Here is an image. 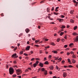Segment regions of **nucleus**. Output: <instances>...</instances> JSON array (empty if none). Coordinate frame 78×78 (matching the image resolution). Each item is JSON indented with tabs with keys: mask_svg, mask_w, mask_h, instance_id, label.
<instances>
[{
	"mask_svg": "<svg viewBox=\"0 0 78 78\" xmlns=\"http://www.w3.org/2000/svg\"><path fill=\"white\" fill-rule=\"evenodd\" d=\"M9 73L10 75H12L14 73V69L12 67H10L9 68Z\"/></svg>",
	"mask_w": 78,
	"mask_h": 78,
	"instance_id": "nucleus-1",
	"label": "nucleus"
},
{
	"mask_svg": "<svg viewBox=\"0 0 78 78\" xmlns=\"http://www.w3.org/2000/svg\"><path fill=\"white\" fill-rule=\"evenodd\" d=\"M67 76V73L65 72L63 74V77L64 78H66Z\"/></svg>",
	"mask_w": 78,
	"mask_h": 78,
	"instance_id": "nucleus-2",
	"label": "nucleus"
},
{
	"mask_svg": "<svg viewBox=\"0 0 78 78\" xmlns=\"http://www.w3.org/2000/svg\"><path fill=\"white\" fill-rule=\"evenodd\" d=\"M39 66L41 67H44V64L41 62H40L39 64Z\"/></svg>",
	"mask_w": 78,
	"mask_h": 78,
	"instance_id": "nucleus-3",
	"label": "nucleus"
},
{
	"mask_svg": "<svg viewBox=\"0 0 78 78\" xmlns=\"http://www.w3.org/2000/svg\"><path fill=\"white\" fill-rule=\"evenodd\" d=\"M71 60L73 63H75L76 62V60L74 59H72Z\"/></svg>",
	"mask_w": 78,
	"mask_h": 78,
	"instance_id": "nucleus-4",
	"label": "nucleus"
},
{
	"mask_svg": "<svg viewBox=\"0 0 78 78\" xmlns=\"http://www.w3.org/2000/svg\"><path fill=\"white\" fill-rule=\"evenodd\" d=\"M57 20H59V22H60L63 21V19H60L59 18H58L57 19Z\"/></svg>",
	"mask_w": 78,
	"mask_h": 78,
	"instance_id": "nucleus-5",
	"label": "nucleus"
},
{
	"mask_svg": "<svg viewBox=\"0 0 78 78\" xmlns=\"http://www.w3.org/2000/svg\"><path fill=\"white\" fill-rule=\"evenodd\" d=\"M30 46H28L26 48V50H30Z\"/></svg>",
	"mask_w": 78,
	"mask_h": 78,
	"instance_id": "nucleus-6",
	"label": "nucleus"
},
{
	"mask_svg": "<svg viewBox=\"0 0 78 78\" xmlns=\"http://www.w3.org/2000/svg\"><path fill=\"white\" fill-rule=\"evenodd\" d=\"M68 62L69 63V64H72V63H71V61H70V59L69 58H68L67 59Z\"/></svg>",
	"mask_w": 78,
	"mask_h": 78,
	"instance_id": "nucleus-7",
	"label": "nucleus"
},
{
	"mask_svg": "<svg viewBox=\"0 0 78 78\" xmlns=\"http://www.w3.org/2000/svg\"><path fill=\"white\" fill-rule=\"evenodd\" d=\"M49 69L51 70H53V69L54 67H53V66H50V67H49Z\"/></svg>",
	"mask_w": 78,
	"mask_h": 78,
	"instance_id": "nucleus-8",
	"label": "nucleus"
},
{
	"mask_svg": "<svg viewBox=\"0 0 78 78\" xmlns=\"http://www.w3.org/2000/svg\"><path fill=\"white\" fill-rule=\"evenodd\" d=\"M15 70L17 72H20L21 71V70L20 69H19L17 70L16 69H15Z\"/></svg>",
	"mask_w": 78,
	"mask_h": 78,
	"instance_id": "nucleus-9",
	"label": "nucleus"
},
{
	"mask_svg": "<svg viewBox=\"0 0 78 78\" xmlns=\"http://www.w3.org/2000/svg\"><path fill=\"white\" fill-rule=\"evenodd\" d=\"M26 32L27 33H28L29 31H30V30L28 28H27L25 30Z\"/></svg>",
	"mask_w": 78,
	"mask_h": 78,
	"instance_id": "nucleus-10",
	"label": "nucleus"
},
{
	"mask_svg": "<svg viewBox=\"0 0 78 78\" xmlns=\"http://www.w3.org/2000/svg\"><path fill=\"white\" fill-rule=\"evenodd\" d=\"M16 55H17V54L16 53H15L13 54V55H12V58H14V56H16Z\"/></svg>",
	"mask_w": 78,
	"mask_h": 78,
	"instance_id": "nucleus-11",
	"label": "nucleus"
},
{
	"mask_svg": "<svg viewBox=\"0 0 78 78\" xmlns=\"http://www.w3.org/2000/svg\"><path fill=\"white\" fill-rule=\"evenodd\" d=\"M73 12H74V10H72L70 11V14H73Z\"/></svg>",
	"mask_w": 78,
	"mask_h": 78,
	"instance_id": "nucleus-12",
	"label": "nucleus"
},
{
	"mask_svg": "<svg viewBox=\"0 0 78 78\" xmlns=\"http://www.w3.org/2000/svg\"><path fill=\"white\" fill-rule=\"evenodd\" d=\"M73 36H77V35H78V34L74 32L73 33Z\"/></svg>",
	"mask_w": 78,
	"mask_h": 78,
	"instance_id": "nucleus-13",
	"label": "nucleus"
},
{
	"mask_svg": "<svg viewBox=\"0 0 78 78\" xmlns=\"http://www.w3.org/2000/svg\"><path fill=\"white\" fill-rule=\"evenodd\" d=\"M45 64H46V65H48L49 64V63L48 61H46L45 62Z\"/></svg>",
	"mask_w": 78,
	"mask_h": 78,
	"instance_id": "nucleus-14",
	"label": "nucleus"
},
{
	"mask_svg": "<svg viewBox=\"0 0 78 78\" xmlns=\"http://www.w3.org/2000/svg\"><path fill=\"white\" fill-rule=\"evenodd\" d=\"M52 52L53 53H56V54H57V51H52Z\"/></svg>",
	"mask_w": 78,
	"mask_h": 78,
	"instance_id": "nucleus-15",
	"label": "nucleus"
},
{
	"mask_svg": "<svg viewBox=\"0 0 78 78\" xmlns=\"http://www.w3.org/2000/svg\"><path fill=\"white\" fill-rule=\"evenodd\" d=\"M44 72V74L45 75H47V70H45Z\"/></svg>",
	"mask_w": 78,
	"mask_h": 78,
	"instance_id": "nucleus-16",
	"label": "nucleus"
},
{
	"mask_svg": "<svg viewBox=\"0 0 78 78\" xmlns=\"http://www.w3.org/2000/svg\"><path fill=\"white\" fill-rule=\"evenodd\" d=\"M41 70L42 71V72H44L45 70V69L44 68H43L41 69Z\"/></svg>",
	"mask_w": 78,
	"mask_h": 78,
	"instance_id": "nucleus-17",
	"label": "nucleus"
},
{
	"mask_svg": "<svg viewBox=\"0 0 78 78\" xmlns=\"http://www.w3.org/2000/svg\"><path fill=\"white\" fill-rule=\"evenodd\" d=\"M72 58H76V56L75 55H73L72 56Z\"/></svg>",
	"mask_w": 78,
	"mask_h": 78,
	"instance_id": "nucleus-18",
	"label": "nucleus"
},
{
	"mask_svg": "<svg viewBox=\"0 0 78 78\" xmlns=\"http://www.w3.org/2000/svg\"><path fill=\"white\" fill-rule=\"evenodd\" d=\"M51 45H53V46L56 45V44H55V43L53 42L51 43Z\"/></svg>",
	"mask_w": 78,
	"mask_h": 78,
	"instance_id": "nucleus-19",
	"label": "nucleus"
},
{
	"mask_svg": "<svg viewBox=\"0 0 78 78\" xmlns=\"http://www.w3.org/2000/svg\"><path fill=\"white\" fill-rule=\"evenodd\" d=\"M17 76V75L16 74H13L12 75L13 78H16Z\"/></svg>",
	"mask_w": 78,
	"mask_h": 78,
	"instance_id": "nucleus-20",
	"label": "nucleus"
},
{
	"mask_svg": "<svg viewBox=\"0 0 78 78\" xmlns=\"http://www.w3.org/2000/svg\"><path fill=\"white\" fill-rule=\"evenodd\" d=\"M37 66V65L36 64H35V63L34 64H33L34 67L35 68V67H36Z\"/></svg>",
	"mask_w": 78,
	"mask_h": 78,
	"instance_id": "nucleus-21",
	"label": "nucleus"
},
{
	"mask_svg": "<svg viewBox=\"0 0 78 78\" xmlns=\"http://www.w3.org/2000/svg\"><path fill=\"white\" fill-rule=\"evenodd\" d=\"M78 27L77 26H75L74 27V30H76V28Z\"/></svg>",
	"mask_w": 78,
	"mask_h": 78,
	"instance_id": "nucleus-22",
	"label": "nucleus"
},
{
	"mask_svg": "<svg viewBox=\"0 0 78 78\" xmlns=\"http://www.w3.org/2000/svg\"><path fill=\"white\" fill-rule=\"evenodd\" d=\"M70 22H72V23H74V20L71 19L70 20Z\"/></svg>",
	"mask_w": 78,
	"mask_h": 78,
	"instance_id": "nucleus-23",
	"label": "nucleus"
},
{
	"mask_svg": "<svg viewBox=\"0 0 78 78\" xmlns=\"http://www.w3.org/2000/svg\"><path fill=\"white\" fill-rule=\"evenodd\" d=\"M39 62L38 61H36L35 64H36L37 65L38 64H39Z\"/></svg>",
	"mask_w": 78,
	"mask_h": 78,
	"instance_id": "nucleus-24",
	"label": "nucleus"
},
{
	"mask_svg": "<svg viewBox=\"0 0 78 78\" xmlns=\"http://www.w3.org/2000/svg\"><path fill=\"white\" fill-rule=\"evenodd\" d=\"M54 14L55 15H58V14H59V13H56V12H54Z\"/></svg>",
	"mask_w": 78,
	"mask_h": 78,
	"instance_id": "nucleus-25",
	"label": "nucleus"
},
{
	"mask_svg": "<svg viewBox=\"0 0 78 78\" xmlns=\"http://www.w3.org/2000/svg\"><path fill=\"white\" fill-rule=\"evenodd\" d=\"M50 11V9H49L48 8H47V12H49Z\"/></svg>",
	"mask_w": 78,
	"mask_h": 78,
	"instance_id": "nucleus-26",
	"label": "nucleus"
},
{
	"mask_svg": "<svg viewBox=\"0 0 78 78\" xmlns=\"http://www.w3.org/2000/svg\"><path fill=\"white\" fill-rule=\"evenodd\" d=\"M55 67V69H56V70H58V69H59V67H58V66H56Z\"/></svg>",
	"mask_w": 78,
	"mask_h": 78,
	"instance_id": "nucleus-27",
	"label": "nucleus"
},
{
	"mask_svg": "<svg viewBox=\"0 0 78 78\" xmlns=\"http://www.w3.org/2000/svg\"><path fill=\"white\" fill-rule=\"evenodd\" d=\"M39 41H40V40H36L35 41V43H37V42H39Z\"/></svg>",
	"mask_w": 78,
	"mask_h": 78,
	"instance_id": "nucleus-28",
	"label": "nucleus"
},
{
	"mask_svg": "<svg viewBox=\"0 0 78 78\" xmlns=\"http://www.w3.org/2000/svg\"><path fill=\"white\" fill-rule=\"evenodd\" d=\"M61 60H62V58H60L58 59V60L59 61H61Z\"/></svg>",
	"mask_w": 78,
	"mask_h": 78,
	"instance_id": "nucleus-29",
	"label": "nucleus"
},
{
	"mask_svg": "<svg viewBox=\"0 0 78 78\" xmlns=\"http://www.w3.org/2000/svg\"><path fill=\"white\" fill-rule=\"evenodd\" d=\"M23 53V51H20V55H22Z\"/></svg>",
	"mask_w": 78,
	"mask_h": 78,
	"instance_id": "nucleus-30",
	"label": "nucleus"
},
{
	"mask_svg": "<svg viewBox=\"0 0 78 78\" xmlns=\"http://www.w3.org/2000/svg\"><path fill=\"white\" fill-rule=\"evenodd\" d=\"M28 72V69H27L25 70V73H26V72Z\"/></svg>",
	"mask_w": 78,
	"mask_h": 78,
	"instance_id": "nucleus-31",
	"label": "nucleus"
},
{
	"mask_svg": "<svg viewBox=\"0 0 78 78\" xmlns=\"http://www.w3.org/2000/svg\"><path fill=\"white\" fill-rule=\"evenodd\" d=\"M13 67H14V68H18L17 66L16 65H15L13 66Z\"/></svg>",
	"mask_w": 78,
	"mask_h": 78,
	"instance_id": "nucleus-32",
	"label": "nucleus"
},
{
	"mask_svg": "<svg viewBox=\"0 0 78 78\" xmlns=\"http://www.w3.org/2000/svg\"><path fill=\"white\" fill-rule=\"evenodd\" d=\"M64 34V32H61L60 34V36H62V34Z\"/></svg>",
	"mask_w": 78,
	"mask_h": 78,
	"instance_id": "nucleus-33",
	"label": "nucleus"
},
{
	"mask_svg": "<svg viewBox=\"0 0 78 78\" xmlns=\"http://www.w3.org/2000/svg\"><path fill=\"white\" fill-rule=\"evenodd\" d=\"M73 45V43H71L69 44V46H71V45Z\"/></svg>",
	"mask_w": 78,
	"mask_h": 78,
	"instance_id": "nucleus-34",
	"label": "nucleus"
},
{
	"mask_svg": "<svg viewBox=\"0 0 78 78\" xmlns=\"http://www.w3.org/2000/svg\"><path fill=\"white\" fill-rule=\"evenodd\" d=\"M22 35H23V33H21L20 34H19V37H20V36H22Z\"/></svg>",
	"mask_w": 78,
	"mask_h": 78,
	"instance_id": "nucleus-35",
	"label": "nucleus"
},
{
	"mask_svg": "<svg viewBox=\"0 0 78 78\" xmlns=\"http://www.w3.org/2000/svg\"><path fill=\"white\" fill-rule=\"evenodd\" d=\"M54 58H55V60H57V59H58V58L56 57H54Z\"/></svg>",
	"mask_w": 78,
	"mask_h": 78,
	"instance_id": "nucleus-36",
	"label": "nucleus"
},
{
	"mask_svg": "<svg viewBox=\"0 0 78 78\" xmlns=\"http://www.w3.org/2000/svg\"><path fill=\"white\" fill-rule=\"evenodd\" d=\"M45 48H46V49L47 48H50V46H48L46 47H45Z\"/></svg>",
	"mask_w": 78,
	"mask_h": 78,
	"instance_id": "nucleus-37",
	"label": "nucleus"
},
{
	"mask_svg": "<svg viewBox=\"0 0 78 78\" xmlns=\"http://www.w3.org/2000/svg\"><path fill=\"white\" fill-rule=\"evenodd\" d=\"M66 27L65 26H62V27H61V28H65Z\"/></svg>",
	"mask_w": 78,
	"mask_h": 78,
	"instance_id": "nucleus-38",
	"label": "nucleus"
},
{
	"mask_svg": "<svg viewBox=\"0 0 78 78\" xmlns=\"http://www.w3.org/2000/svg\"><path fill=\"white\" fill-rule=\"evenodd\" d=\"M23 55L26 56H28V54H26V53H24Z\"/></svg>",
	"mask_w": 78,
	"mask_h": 78,
	"instance_id": "nucleus-39",
	"label": "nucleus"
},
{
	"mask_svg": "<svg viewBox=\"0 0 78 78\" xmlns=\"http://www.w3.org/2000/svg\"><path fill=\"white\" fill-rule=\"evenodd\" d=\"M73 3H76V1L75 0H73Z\"/></svg>",
	"mask_w": 78,
	"mask_h": 78,
	"instance_id": "nucleus-40",
	"label": "nucleus"
},
{
	"mask_svg": "<svg viewBox=\"0 0 78 78\" xmlns=\"http://www.w3.org/2000/svg\"><path fill=\"white\" fill-rule=\"evenodd\" d=\"M74 41H75V42H78V39H75L74 40Z\"/></svg>",
	"mask_w": 78,
	"mask_h": 78,
	"instance_id": "nucleus-41",
	"label": "nucleus"
},
{
	"mask_svg": "<svg viewBox=\"0 0 78 78\" xmlns=\"http://www.w3.org/2000/svg\"><path fill=\"white\" fill-rule=\"evenodd\" d=\"M31 61H34V58H32V59H31Z\"/></svg>",
	"mask_w": 78,
	"mask_h": 78,
	"instance_id": "nucleus-42",
	"label": "nucleus"
},
{
	"mask_svg": "<svg viewBox=\"0 0 78 78\" xmlns=\"http://www.w3.org/2000/svg\"><path fill=\"white\" fill-rule=\"evenodd\" d=\"M36 59L37 61H39V60H40V59L38 58H36Z\"/></svg>",
	"mask_w": 78,
	"mask_h": 78,
	"instance_id": "nucleus-43",
	"label": "nucleus"
},
{
	"mask_svg": "<svg viewBox=\"0 0 78 78\" xmlns=\"http://www.w3.org/2000/svg\"><path fill=\"white\" fill-rule=\"evenodd\" d=\"M69 49H70V48H66L65 49V50H69Z\"/></svg>",
	"mask_w": 78,
	"mask_h": 78,
	"instance_id": "nucleus-44",
	"label": "nucleus"
},
{
	"mask_svg": "<svg viewBox=\"0 0 78 78\" xmlns=\"http://www.w3.org/2000/svg\"><path fill=\"white\" fill-rule=\"evenodd\" d=\"M64 48H67V45H65L64 46Z\"/></svg>",
	"mask_w": 78,
	"mask_h": 78,
	"instance_id": "nucleus-45",
	"label": "nucleus"
},
{
	"mask_svg": "<svg viewBox=\"0 0 78 78\" xmlns=\"http://www.w3.org/2000/svg\"><path fill=\"white\" fill-rule=\"evenodd\" d=\"M65 16L63 15H61V17H62V18H64V17H65Z\"/></svg>",
	"mask_w": 78,
	"mask_h": 78,
	"instance_id": "nucleus-46",
	"label": "nucleus"
},
{
	"mask_svg": "<svg viewBox=\"0 0 78 78\" xmlns=\"http://www.w3.org/2000/svg\"><path fill=\"white\" fill-rule=\"evenodd\" d=\"M67 35H66L64 37V38L66 39H67Z\"/></svg>",
	"mask_w": 78,
	"mask_h": 78,
	"instance_id": "nucleus-47",
	"label": "nucleus"
},
{
	"mask_svg": "<svg viewBox=\"0 0 78 78\" xmlns=\"http://www.w3.org/2000/svg\"><path fill=\"white\" fill-rule=\"evenodd\" d=\"M17 47H16V48H15L14 49V50L15 51H16V50H17Z\"/></svg>",
	"mask_w": 78,
	"mask_h": 78,
	"instance_id": "nucleus-48",
	"label": "nucleus"
},
{
	"mask_svg": "<svg viewBox=\"0 0 78 78\" xmlns=\"http://www.w3.org/2000/svg\"><path fill=\"white\" fill-rule=\"evenodd\" d=\"M64 62H65V61L63 60L62 61V64H64Z\"/></svg>",
	"mask_w": 78,
	"mask_h": 78,
	"instance_id": "nucleus-49",
	"label": "nucleus"
},
{
	"mask_svg": "<svg viewBox=\"0 0 78 78\" xmlns=\"http://www.w3.org/2000/svg\"><path fill=\"white\" fill-rule=\"evenodd\" d=\"M69 67L72 68L73 67V66H72L71 65H69L68 66Z\"/></svg>",
	"mask_w": 78,
	"mask_h": 78,
	"instance_id": "nucleus-50",
	"label": "nucleus"
},
{
	"mask_svg": "<svg viewBox=\"0 0 78 78\" xmlns=\"http://www.w3.org/2000/svg\"><path fill=\"white\" fill-rule=\"evenodd\" d=\"M1 15L2 17H3V16H4V14H3V13H2V14H1Z\"/></svg>",
	"mask_w": 78,
	"mask_h": 78,
	"instance_id": "nucleus-51",
	"label": "nucleus"
},
{
	"mask_svg": "<svg viewBox=\"0 0 78 78\" xmlns=\"http://www.w3.org/2000/svg\"><path fill=\"white\" fill-rule=\"evenodd\" d=\"M44 61H47V58L46 57L44 58Z\"/></svg>",
	"mask_w": 78,
	"mask_h": 78,
	"instance_id": "nucleus-52",
	"label": "nucleus"
},
{
	"mask_svg": "<svg viewBox=\"0 0 78 78\" xmlns=\"http://www.w3.org/2000/svg\"><path fill=\"white\" fill-rule=\"evenodd\" d=\"M44 3V1H43L40 2V3Z\"/></svg>",
	"mask_w": 78,
	"mask_h": 78,
	"instance_id": "nucleus-53",
	"label": "nucleus"
},
{
	"mask_svg": "<svg viewBox=\"0 0 78 78\" xmlns=\"http://www.w3.org/2000/svg\"><path fill=\"white\" fill-rule=\"evenodd\" d=\"M30 53H31V54H33V53H34V52H33V51H30Z\"/></svg>",
	"mask_w": 78,
	"mask_h": 78,
	"instance_id": "nucleus-54",
	"label": "nucleus"
},
{
	"mask_svg": "<svg viewBox=\"0 0 78 78\" xmlns=\"http://www.w3.org/2000/svg\"><path fill=\"white\" fill-rule=\"evenodd\" d=\"M13 63L15 64H16V63H17V62L16 61H13Z\"/></svg>",
	"mask_w": 78,
	"mask_h": 78,
	"instance_id": "nucleus-55",
	"label": "nucleus"
},
{
	"mask_svg": "<svg viewBox=\"0 0 78 78\" xmlns=\"http://www.w3.org/2000/svg\"><path fill=\"white\" fill-rule=\"evenodd\" d=\"M49 73H50V75H52V73H52V72L50 71L49 72Z\"/></svg>",
	"mask_w": 78,
	"mask_h": 78,
	"instance_id": "nucleus-56",
	"label": "nucleus"
},
{
	"mask_svg": "<svg viewBox=\"0 0 78 78\" xmlns=\"http://www.w3.org/2000/svg\"><path fill=\"white\" fill-rule=\"evenodd\" d=\"M35 46L37 47H39V46L38 45H35Z\"/></svg>",
	"mask_w": 78,
	"mask_h": 78,
	"instance_id": "nucleus-57",
	"label": "nucleus"
},
{
	"mask_svg": "<svg viewBox=\"0 0 78 78\" xmlns=\"http://www.w3.org/2000/svg\"><path fill=\"white\" fill-rule=\"evenodd\" d=\"M71 54H73V55H74V53H73V52L72 51L70 52Z\"/></svg>",
	"mask_w": 78,
	"mask_h": 78,
	"instance_id": "nucleus-58",
	"label": "nucleus"
},
{
	"mask_svg": "<svg viewBox=\"0 0 78 78\" xmlns=\"http://www.w3.org/2000/svg\"><path fill=\"white\" fill-rule=\"evenodd\" d=\"M18 58V56L16 55L15 56V57H14V58Z\"/></svg>",
	"mask_w": 78,
	"mask_h": 78,
	"instance_id": "nucleus-59",
	"label": "nucleus"
},
{
	"mask_svg": "<svg viewBox=\"0 0 78 78\" xmlns=\"http://www.w3.org/2000/svg\"><path fill=\"white\" fill-rule=\"evenodd\" d=\"M70 53H69V52H67V55L68 56L69 55H70Z\"/></svg>",
	"mask_w": 78,
	"mask_h": 78,
	"instance_id": "nucleus-60",
	"label": "nucleus"
},
{
	"mask_svg": "<svg viewBox=\"0 0 78 78\" xmlns=\"http://www.w3.org/2000/svg\"><path fill=\"white\" fill-rule=\"evenodd\" d=\"M22 75L23 76H25L27 75V74H23Z\"/></svg>",
	"mask_w": 78,
	"mask_h": 78,
	"instance_id": "nucleus-61",
	"label": "nucleus"
},
{
	"mask_svg": "<svg viewBox=\"0 0 78 78\" xmlns=\"http://www.w3.org/2000/svg\"><path fill=\"white\" fill-rule=\"evenodd\" d=\"M18 77L17 78H21V76H17Z\"/></svg>",
	"mask_w": 78,
	"mask_h": 78,
	"instance_id": "nucleus-62",
	"label": "nucleus"
},
{
	"mask_svg": "<svg viewBox=\"0 0 78 78\" xmlns=\"http://www.w3.org/2000/svg\"><path fill=\"white\" fill-rule=\"evenodd\" d=\"M49 58H51V55H49Z\"/></svg>",
	"mask_w": 78,
	"mask_h": 78,
	"instance_id": "nucleus-63",
	"label": "nucleus"
},
{
	"mask_svg": "<svg viewBox=\"0 0 78 78\" xmlns=\"http://www.w3.org/2000/svg\"><path fill=\"white\" fill-rule=\"evenodd\" d=\"M76 39H78V36H77L76 37Z\"/></svg>",
	"mask_w": 78,
	"mask_h": 78,
	"instance_id": "nucleus-64",
	"label": "nucleus"
}]
</instances>
